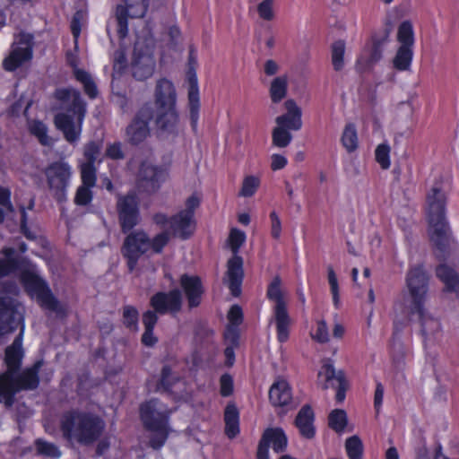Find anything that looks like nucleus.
I'll return each mask as SVG.
<instances>
[{
	"instance_id": "obj_1",
	"label": "nucleus",
	"mask_w": 459,
	"mask_h": 459,
	"mask_svg": "<svg viewBox=\"0 0 459 459\" xmlns=\"http://www.w3.org/2000/svg\"><path fill=\"white\" fill-rule=\"evenodd\" d=\"M427 204L430 239L436 247L437 257L444 261L450 253L454 239L445 217L446 195L439 183H435L428 193Z\"/></svg>"
},
{
	"instance_id": "obj_2",
	"label": "nucleus",
	"mask_w": 459,
	"mask_h": 459,
	"mask_svg": "<svg viewBox=\"0 0 459 459\" xmlns=\"http://www.w3.org/2000/svg\"><path fill=\"white\" fill-rule=\"evenodd\" d=\"M105 428L104 420L92 412L71 410L65 411L60 419L63 437L82 446H91L100 440Z\"/></svg>"
},
{
	"instance_id": "obj_3",
	"label": "nucleus",
	"mask_w": 459,
	"mask_h": 459,
	"mask_svg": "<svg viewBox=\"0 0 459 459\" xmlns=\"http://www.w3.org/2000/svg\"><path fill=\"white\" fill-rule=\"evenodd\" d=\"M56 98L63 102H69L66 110L69 113H58L54 117L56 127L64 134V138L71 144L76 143L81 136L82 126L86 115V102L81 92L75 89H59Z\"/></svg>"
},
{
	"instance_id": "obj_4",
	"label": "nucleus",
	"mask_w": 459,
	"mask_h": 459,
	"mask_svg": "<svg viewBox=\"0 0 459 459\" xmlns=\"http://www.w3.org/2000/svg\"><path fill=\"white\" fill-rule=\"evenodd\" d=\"M155 110V126L160 135L178 134L179 116L176 108L177 92L173 83L160 79L154 90V103L150 102Z\"/></svg>"
},
{
	"instance_id": "obj_5",
	"label": "nucleus",
	"mask_w": 459,
	"mask_h": 459,
	"mask_svg": "<svg viewBox=\"0 0 459 459\" xmlns=\"http://www.w3.org/2000/svg\"><path fill=\"white\" fill-rule=\"evenodd\" d=\"M173 409L158 398H151L140 404L139 414L144 429L153 433L150 446L160 449L168 439L170 428L169 419Z\"/></svg>"
},
{
	"instance_id": "obj_6",
	"label": "nucleus",
	"mask_w": 459,
	"mask_h": 459,
	"mask_svg": "<svg viewBox=\"0 0 459 459\" xmlns=\"http://www.w3.org/2000/svg\"><path fill=\"white\" fill-rule=\"evenodd\" d=\"M43 360H37L31 367L18 373H12L9 380L0 378V403L11 408L15 401V394L21 391H32L39 385V373Z\"/></svg>"
},
{
	"instance_id": "obj_7",
	"label": "nucleus",
	"mask_w": 459,
	"mask_h": 459,
	"mask_svg": "<svg viewBox=\"0 0 459 459\" xmlns=\"http://www.w3.org/2000/svg\"><path fill=\"white\" fill-rule=\"evenodd\" d=\"M266 296L275 303L273 307V320L276 324L277 338L280 342H284L289 338V328L291 320L281 290V280L279 276H275L269 284Z\"/></svg>"
},
{
	"instance_id": "obj_8",
	"label": "nucleus",
	"mask_w": 459,
	"mask_h": 459,
	"mask_svg": "<svg viewBox=\"0 0 459 459\" xmlns=\"http://www.w3.org/2000/svg\"><path fill=\"white\" fill-rule=\"evenodd\" d=\"M155 110L150 102L142 105L125 128V142L139 146L151 136L150 122L155 120Z\"/></svg>"
},
{
	"instance_id": "obj_9",
	"label": "nucleus",
	"mask_w": 459,
	"mask_h": 459,
	"mask_svg": "<svg viewBox=\"0 0 459 459\" xmlns=\"http://www.w3.org/2000/svg\"><path fill=\"white\" fill-rule=\"evenodd\" d=\"M246 239L243 231L233 229L229 237L230 249L237 254ZM227 284L234 297H238L241 293V284L244 277L243 259L241 256L235 255L228 261L227 269Z\"/></svg>"
},
{
	"instance_id": "obj_10",
	"label": "nucleus",
	"mask_w": 459,
	"mask_h": 459,
	"mask_svg": "<svg viewBox=\"0 0 459 459\" xmlns=\"http://www.w3.org/2000/svg\"><path fill=\"white\" fill-rule=\"evenodd\" d=\"M405 281L411 298L409 309L420 311L427 299L429 276L424 267L418 264L410 268Z\"/></svg>"
},
{
	"instance_id": "obj_11",
	"label": "nucleus",
	"mask_w": 459,
	"mask_h": 459,
	"mask_svg": "<svg viewBox=\"0 0 459 459\" xmlns=\"http://www.w3.org/2000/svg\"><path fill=\"white\" fill-rule=\"evenodd\" d=\"M44 174L53 197L58 203L65 202L72 176L71 166L64 160L54 161L45 169Z\"/></svg>"
},
{
	"instance_id": "obj_12",
	"label": "nucleus",
	"mask_w": 459,
	"mask_h": 459,
	"mask_svg": "<svg viewBox=\"0 0 459 459\" xmlns=\"http://www.w3.org/2000/svg\"><path fill=\"white\" fill-rule=\"evenodd\" d=\"M23 322L18 311L15 299L7 294L4 287L0 288V337L17 330Z\"/></svg>"
},
{
	"instance_id": "obj_13",
	"label": "nucleus",
	"mask_w": 459,
	"mask_h": 459,
	"mask_svg": "<svg viewBox=\"0 0 459 459\" xmlns=\"http://www.w3.org/2000/svg\"><path fill=\"white\" fill-rule=\"evenodd\" d=\"M149 236L143 230L129 233L121 247V254L126 259L128 271L132 273L140 257L149 251Z\"/></svg>"
},
{
	"instance_id": "obj_14",
	"label": "nucleus",
	"mask_w": 459,
	"mask_h": 459,
	"mask_svg": "<svg viewBox=\"0 0 459 459\" xmlns=\"http://www.w3.org/2000/svg\"><path fill=\"white\" fill-rule=\"evenodd\" d=\"M155 59L152 48L143 42L134 44L131 62L132 75L138 81H144L152 76L155 70Z\"/></svg>"
},
{
	"instance_id": "obj_15",
	"label": "nucleus",
	"mask_w": 459,
	"mask_h": 459,
	"mask_svg": "<svg viewBox=\"0 0 459 459\" xmlns=\"http://www.w3.org/2000/svg\"><path fill=\"white\" fill-rule=\"evenodd\" d=\"M33 36L21 32L13 43L10 54L4 59L3 67L5 71L13 72L23 63L32 58Z\"/></svg>"
},
{
	"instance_id": "obj_16",
	"label": "nucleus",
	"mask_w": 459,
	"mask_h": 459,
	"mask_svg": "<svg viewBox=\"0 0 459 459\" xmlns=\"http://www.w3.org/2000/svg\"><path fill=\"white\" fill-rule=\"evenodd\" d=\"M118 221L123 233L132 230L140 220L138 200L135 195L119 196L117 202Z\"/></svg>"
},
{
	"instance_id": "obj_17",
	"label": "nucleus",
	"mask_w": 459,
	"mask_h": 459,
	"mask_svg": "<svg viewBox=\"0 0 459 459\" xmlns=\"http://www.w3.org/2000/svg\"><path fill=\"white\" fill-rule=\"evenodd\" d=\"M19 334L15 337L13 343L5 348L4 351V364L6 369L0 374V378L3 380H9L12 373H18L22 365V359L24 357V350L22 348V338L24 333L23 322L19 326Z\"/></svg>"
},
{
	"instance_id": "obj_18",
	"label": "nucleus",
	"mask_w": 459,
	"mask_h": 459,
	"mask_svg": "<svg viewBox=\"0 0 459 459\" xmlns=\"http://www.w3.org/2000/svg\"><path fill=\"white\" fill-rule=\"evenodd\" d=\"M287 445L288 438L281 428H268L264 431L259 441L256 458L270 459V446L275 453L280 454L286 450Z\"/></svg>"
},
{
	"instance_id": "obj_19",
	"label": "nucleus",
	"mask_w": 459,
	"mask_h": 459,
	"mask_svg": "<svg viewBox=\"0 0 459 459\" xmlns=\"http://www.w3.org/2000/svg\"><path fill=\"white\" fill-rule=\"evenodd\" d=\"M151 307L160 315L177 314L182 307V293L178 289L169 292L159 291L150 299Z\"/></svg>"
},
{
	"instance_id": "obj_20",
	"label": "nucleus",
	"mask_w": 459,
	"mask_h": 459,
	"mask_svg": "<svg viewBox=\"0 0 459 459\" xmlns=\"http://www.w3.org/2000/svg\"><path fill=\"white\" fill-rule=\"evenodd\" d=\"M166 177L167 171L162 167L147 160L141 163L138 173L139 181L148 191L154 192L159 189L160 183L166 179Z\"/></svg>"
},
{
	"instance_id": "obj_21",
	"label": "nucleus",
	"mask_w": 459,
	"mask_h": 459,
	"mask_svg": "<svg viewBox=\"0 0 459 459\" xmlns=\"http://www.w3.org/2000/svg\"><path fill=\"white\" fill-rule=\"evenodd\" d=\"M325 375V384L323 388L327 389V383H331L333 388H336L335 399L337 403H342L345 399V394L348 389V382L346 380L345 373L343 370H335L333 364L326 362L323 365L322 370L318 376Z\"/></svg>"
},
{
	"instance_id": "obj_22",
	"label": "nucleus",
	"mask_w": 459,
	"mask_h": 459,
	"mask_svg": "<svg viewBox=\"0 0 459 459\" xmlns=\"http://www.w3.org/2000/svg\"><path fill=\"white\" fill-rule=\"evenodd\" d=\"M180 285L187 299L189 308L197 307L204 292L201 279L198 276H190L186 273L180 277Z\"/></svg>"
},
{
	"instance_id": "obj_23",
	"label": "nucleus",
	"mask_w": 459,
	"mask_h": 459,
	"mask_svg": "<svg viewBox=\"0 0 459 459\" xmlns=\"http://www.w3.org/2000/svg\"><path fill=\"white\" fill-rule=\"evenodd\" d=\"M195 222L194 218L179 212L169 218V231L172 237L182 240L188 239L194 233Z\"/></svg>"
},
{
	"instance_id": "obj_24",
	"label": "nucleus",
	"mask_w": 459,
	"mask_h": 459,
	"mask_svg": "<svg viewBox=\"0 0 459 459\" xmlns=\"http://www.w3.org/2000/svg\"><path fill=\"white\" fill-rule=\"evenodd\" d=\"M287 112L275 118L277 126L290 131H299L302 127V111L295 100H288L284 103Z\"/></svg>"
},
{
	"instance_id": "obj_25",
	"label": "nucleus",
	"mask_w": 459,
	"mask_h": 459,
	"mask_svg": "<svg viewBox=\"0 0 459 459\" xmlns=\"http://www.w3.org/2000/svg\"><path fill=\"white\" fill-rule=\"evenodd\" d=\"M269 401L274 407H287L291 403V387L286 380L279 378L271 385Z\"/></svg>"
},
{
	"instance_id": "obj_26",
	"label": "nucleus",
	"mask_w": 459,
	"mask_h": 459,
	"mask_svg": "<svg viewBox=\"0 0 459 459\" xmlns=\"http://www.w3.org/2000/svg\"><path fill=\"white\" fill-rule=\"evenodd\" d=\"M411 314H418L420 324V333L424 338V342H431L436 339L441 332V324L438 319L429 314L424 306L420 311H410Z\"/></svg>"
},
{
	"instance_id": "obj_27",
	"label": "nucleus",
	"mask_w": 459,
	"mask_h": 459,
	"mask_svg": "<svg viewBox=\"0 0 459 459\" xmlns=\"http://www.w3.org/2000/svg\"><path fill=\"white\" fill-rule=\"evenodd\" d=\"M315 413L309 404L301 407L295 419V426L298 428L299 434L307 439H311L316 435V428L314 426Z\"/></svg>"
},
{
	"instance_id": "obj_28",
	"label": "nucleus",
	"mask_w": 459,
	"mask_h": 459,
	"mask_svg": "<svg viewBox=\"0 0 459 459\" xmlns=\"http://www.w3.org/2000/svg\"><path fill=\"white\" fill-rule=\"evenodd\" d=\"M188 107L191 126L195 129L199 117V89L197 76L195 71L188 73Z\"/></svg>"
},
{
	"instance_id": "obj_29",
	"label": "nucleus",
	"mask_w": 459,
	"mask_h": 459,
	"mask_svg": "<svg viewBox=\"0 0 459 459\" xmlns=\"http://www.w3.org/2000/svg\"><path fill=\"white\" fill-rule=\"evenodd\" d=\"M436 276L444 284V291L454 293L459 299V273L446 264H440L436 268Z\"/></svg>"
},
{
	"instance_id": "obj_30",
	"label": "nucleus",
	"mask_w": 459,
	"mask_h": 459,
	"mask_svg": "<svg viewBox=\"0 0 459 459\" xmlns=\"http://www.w3.org/2000/svg\"><path fill=\"white\" fill-rule=\"evenodd\" d=\"M179 381L178 374L173 372L169 365H164L160 370L158 381L156 382L154 392L160 394H172L173 386Z\"/></svg>"
},
{
	"instance_id": "obj_31",
	"label": "nucleus",
	"mask_w": 459,
	"mask_h": 459,
	"mask_svg": "<svg viewBox=\"0 0 459 459\" xmlns=\"http://www.w3.org/2000/svg\"><path fill=\"white\" fill-rule=\"evenodd\" d=\"M225 435L232 439L239 434V411L236 404L230 403L224 410Z\"/></svg>"
},
{
	"instance_id": "obj_32",
	"label": "nucleus",
	"mask_w": 459,
	"mask_h": 459,
	"mask_svg": "<svg viewBox=\"0 0 459 459\" xmlns=\"http://www.w3.org/2000/svg\"><path fill=\"white\" fill-rule=\"evenodd\" d=\"M35 289L41 307L52 312H57L59 302L45 282L37 280L35 281Z\"/></svg>"
},
{
	"instance_id": "obj_33",
	"label": "nucleus",
	"mask_w": 459,
	"mask_h": 459,
	"mask_svg": "<svg viewBox=\"0 0 459 459\" xmlns=\"http://www.w3.org/2000/svg\"><path fill=\"white\" fill-rule=\"evenodd\" d=\"M391 27L386 26L383 31L373 37V46L368 58V63L374 65L382 58L385 45L389 41Z\"/></svg>"
},
{
	"instance_id": "obj_34",
	"label": "nucleus",
	"mask_w": 459,
	"mask_h": 459,
	"mask_svg": "<svg viewBox=\"0 0 459 459\" xmlns=\"http://www.w3.org/2000/svg\"><path fill=\"white\" fill-rule=\"evenodd\" d=\"M288 80L286 76H279L273 80L270 86V98L273 103H279L287 95Z\"/></svg>"
},
{
	"instance_id": "obj_35",
	"label": "nucleus",
	"mask_w": 459,
	"mask_h": 459,
	"mask_svg": "<svg viewBox=\"0 0 459 459\" xmlns=\"http://www.w3.org/2000/svg\"><path fill=\"white\" fill-rule=\"evenodd\" d=\"M36 453L39 455L47 456L49 458H59L62 455L59 447L51 442L46 441L42 438H37L34 441Z\"/></svg>"
},
{
	"instance_id": "obj_36",
	"label": "nucleus",
	"mask_w": 459,
	"mask_h": 459,
	"mask_svg": "<svg viewBox=\"0 0 459 459\" xmlns=\"http://www.w3.org/2000/svg\"><path fill=\"white\" fill-rule=\"evenodd\" d=\"M412 56V48L400 46L393 61L394 66L400 71L409 70Z\"/></svg>"
},
{
	"instance_id": "obj_37",
	"label": "nucleus",
	"mask_w": 459,
	"mask_h": 459,
	"mask_svg": "<svg viewBox=\"0 0 459 459\" xmlns=\"http://www.w3.org/2000/svg\"><path fill=\"white\" fill-rule=\"evenodd\" d=\"M74 76L77 81L83 84L85 93L91 98L95 99L98 95L97 86L91 74L84 70L75 69Z\"/></svg>"
},
{
	"instance_id": "obj_38",
	"label": "nucleus",
	"mask_w": 459,
	"mask_h": 459,
	"mask_svg": "<svg viewBox=\"0 0 459 459\" xmlns=\"http://www.w3.org/2000/svg\"><path fill=\"white\" fill-rule=\"evenodd\" d=\"M348 419L344 410L334 409L328 416V426L337 433H341L347 426Z\"/></svg>"
},
{
	"instance_id": "obj_39",
	"label": "nucleus",
	"mask_w": 459,
	"mask_h": 459,
	"mask_svg": "<svg viewBox=\"0 0 459 459\" xmlns=\"http://www.w3.org/2000/svg\"><path fill=\"white\" fill-rule=\"evenodd\" d=\"M130 10L122 4H118L116 9V19L117 22V34L119 39H125L128 34V17Z\"/></svg>"
},
{
	"instance_id": "obj_40",
	"label": "nucleus",
	"mask_w": 459,
	"mask_h": 459,
	"mask_svg": "<svg viewBox=\"0 0 459 459\" xmlns=\"http://www.w3.org/2000/svg\"><path fill=\"white\" fill-rule=\"evenodd\" d=\"M397 40L400 42L401 46L412 48L414 44V32L411 22L404 21L399 25L397 31Z\"/></svg>"
},
{
	"instance_id": "obj_41",
	"label": "nucleus",
	"mask_w": 459,
	"mask_h": 459,
	"mask_svg": "<svg viewBox=\"0 0 459 459\" xmlns=\"http://www.w3.org/2000/svg\"><path fill=\"white\" fill-rule=\"evenodd\" d=\"M342 143L348 152H354L358 147V136L356 126L347 124L342 135Z\"/></svg>"
},
{
	"instance_id": "obj_42",
	"label": "nucleus",
	"mask_w": 459,
	"mask_h": 459,
	"mask_svg": "<svg viewBox=\"0 0 459 459\" xmlns=\"http://www.w3.org/2000/svg\"><path fill=\"white\" fill-rule=\"evenodd\" d=\"M345 43L343 40H337L331 47V58L333 69L341 71L344 66Z\"/></svg>"
},
{
	"instance_id": "obj_43",
	"label": "nucleus",
	"mask_w": 459,
	"mask_h": 459,
	"mask_svg": "<svg viewBox=\"0 0 459 459\" xmlns=\"http://www.w3.org/2000/svg\"><path fill=\"white\" fill-rule=\"evenodd\" d=\"M345 449L349 459H362L363 444L358 436L354 435L346 439Z\"/></svg>"
},
{
	"instance_id": "obj_44",
	"label": "nucleus",
	"mask_w": 459,
	"mask_h": 459,
	"mask_svg": "<svg viewBox=\"0 0 459 459\" xmlns=\"http://www.w3.org/2000/svg\"><path fill=\"white\" fill-rule=\"evenodd\" d=\"M292 141V134L290 130L280 126H275L272 132L273 144L278 148L287 147Z\"/></svg>"
},
{
	"instance_id": "obj_45",
	"label": "nucleus",
	"mask_w": 459,
	"mask_h": 459,
	"mask_svg": "<svg viewBox=\"0 0 459 459\" xmlns=\"http://www.w3.org/2000/svg\"><path fill=\"white\" fill-rule=\"evenodd\" d=\"M30 131L31 134L36 136L40 143V144L44 146H50L53 143L52 139L48 135V127L47 126L39 120H35L30 126Z\"/></svg>"
},
{
	"instance_id": "obj_46",
	"label": "nucleus",
	"mask_w": 459,
	"mask_h": 459,
	"mask_svg": "<svg viewBox=\"0 0 459 459\" xmlns=\"http://www.w3.org/2000/svg\"><path fill=\"white\" fill-rule=\"evenodd\" d=\"M171 236L172 235L169 233V231L165 230L157 234L152 238H149V250H152L154 254H160L163 248L169 242Z\"/></svg>"
},
{
	"instance_id": "obj_47",
	"label": "nucleus",
	"mask_w": 459,
	"mask_h": 459,
	"mask_svg": "<svg viewBox=\"0 0 459 459\" xmlns=\"http://www.w3.org/2000/svg\"><path fill=\"white\" fill-rule=\"evenodd\" d=\"M126 8L130 10L131 18L143 17L149 6V0H124Z\"/></svg>"
},
{
	"instance_id": "obj_48",
	"label": "nucleus",
	"mask_w": 459,
	"mask_h": 459,
	"mask_svg": "<svg viewBox=\"0 0 459 459\" xmlns=\"http://www.w3.org/2000/svg\"><path fill=\"white\" fill-rule=\"evenodd\" d=\"M102 149L101 142L91 141L86 143L83 147V156L85 161L83 163L95 164Z\"/></svg>"
},
{
	"instance_id": "obj_49",
	"label": "nucleus",
	"mask_w": 459,
	"mask_h": 459,
	"mask_svg": "<svg viewBox=\"0 0 459 459\" xmlns=\"http://www.w3.org/2000/svg\"><path fill=\"white\" fill-rule=\"evenodd\" d=\"M123 322L124 325L131 329L137 330V323H138V311L135 307L132 306H126L123 309Z\"/></svg>"
},
{
	"instance_id": "obj_50",
	"label": "nucleus",
	"mask_w": 459,
	"mask_h": 459,
	"mask_svg": "<svg viewBox=\"0 0 459 459\" xmlns=\"http://www.w3.org/2000/svg\"><path fill=\"white\" fill-rule=\"evenodd\" d=\"M81 175L83 186H93L96 183V168L90 163H82Z\"/></svg>"
},
{
	"instance_id": "obj_51",
	"label": "nucleus",
	"mask_w": 459,
	"mask_h": 459,
	"mask_svg": "<svg viewBox=\"0 0 459 459\" xmlns=\"http://www.w3.org/2000/svg\"><path fill=\"white\" fill-rule=\"evenodd\" d=\"M260 180L255 176H247L245 178L239 195L244 197L252 196L257 190Z\"/></svg>"
},
{
	"instance_id": "obj_52",
	"label": "nucleus",
	"mask_w": 459,
	"mask_h": 459,
	"mask_svg": "<svg viewBox=\"0 0 459 459\" xmlns=\"http://www.w3.org/2000/svg\"><path fill=\"white\" fill-rule=\"evenodd\" d=\"M405 351L403 344L394 341L392 344L393 364L397 370H402L404 367Z\"/></svg>"
},
{
	"instance_id": "obj_53",
	"label": "nucleus",
	"mask_w": 459,
	"mask_h": 459,
	"mask_svg": "<svg viewBox=\"0 0 459 459\" xmlns=\"http://www.w3.org/2000/svg\"><path fill=\"white\" fill-rule=\"evenodd\" d=\"M327 273H328V282L331 289V293L333 295V301L336 307H339L340 303V296H339V285H338V280L336 277V274L333 271V268L329 265L327 267Z\"/></svg>"
},
{
	"instance_id": "obj_54",
	"label": "nucleus",
	"mask_w": 459,
	"mask_h": 459,
	"mask_svg": "<svg viewBox=\"0 0 459 459\" xmlns=\"http://www.w3.org/2000/svg\"><path fill=\"white\" fill-rule=\"evenodd\" d=\"M389 153L390 147L387 144H379L376 149V160L383 169H387L390 167Z\"/></svg>"
},
{
	"instance_id": "obj_55",
	"label": "nucleus",
	"mask_w": 459,
	"mask_h": 459,
	"mask_svg": "<svg viewBox=\"0 0 459 459\" xmlns=\"http://www.w3.org/2000/svg\"><path fill=\"white\" fill-rule=\"evenodd\" d=\"M91 186L82 185L77 188L74 197V203L77 205L84 206L91 203L92 199V192L91 191Z\"/></svg>"
},
{
	"instance_id": "obj_56",
	"label": "nucleus",
	"mask_w": 459,
	"mask_h": 459,
	"mask_svg": "<svg viewBox=\"0 0 459 459\" xmlns=\"http://www.w3.org/2000/svg\"><path fill=\"white\" fill-rule=\"evenodd\" d=\"M259 17L264 21H272L274 18L273 0H263L257 5Z\"/></svg>"
},
{
	"instance_id": "obj_57",
	"label": "nucleus",
	"mask_w": 459,
	"mask_h": 459,
	"mask_svg": "<svg viewBox=\"0 0 459 459\" xmlns=\"http://www.w3.org/2000/svg\"><path fill=\"white\" fill-rule=\"evenodd\" d=\"M19 269V261L16 258H0V278L7 276Z\"/></svg>"
},
{
	"instance_id": "obj_58",
	"label": "nucleus",
	"mask_w": 459,
	"mask_h": 459,
	"mask_svg": "<svg viewBox=\"0 0 459 459\" xmlns=\"http://www.w3.org/2000/svg\"><path fill=\"white\" fill-rule=\"evenodd\" d=\"M312 337L320 343H325L329 341L328 327L325 320H319L317 322L316 333Z\"/></svg>"
},
{
	"instance_id": "obj_59",
	"label": "nucleus",
	"mask_w": 459,
	"mask_h": 459,
	"mask_svg": "<svg viewBox=\"0 0 459 459\" xmlns=\"http://www.w3.org/2000/svg\"><path fill=\"white\" fill-rule=\"evenodd\" d=\"M220 393L223 397L230 396L233 393V378L230 374H223L220 378Z\"/></svg>"
},
{
	"instance_id": "obj_60",
	"label": "nucleus",
	"mask_w": 459,
	"mask_h": 459,
	"mask_svg": "<svg viewBox=\"0 0 459 459\" xmlns=\"http://www.w3.org/2000/svg\"><path fill=\"white\" fill-rule=\"evenodd\" d=\"M185 205H186L185 209L180 212L194 218L195 211L200 205V198L195 195H192L191 196H189L186 199Z\"/></svg>"
},
{
	"instance_id": "obj_61",
	"label": "nucleus",
	"mask_w": 459,
	"mask_h": 459,
	"mask_svg": "<svg viewBox=\"0 0 459 459\" xmlns=\"http://www.w3.org/2000/svg\"><path fill=\"white\" fill-rule=\"evenodd\" d=\"M106 155L112 160H123L125 158V154L122 151V143L120 142H116L109 144L106 150Z\"/></svg>"
},
{
	"instance_id": "obj_62",
	"label": "nucleus",
	"mask_w": 459,
	"mask_h": 459,
	"mask_svg": "<svg viewBox=\"0 0 459 459\" xmlns=\"http://www.w3.org/2000/svg\"><path fill=\"white\" fill-rule=\"evenodd\" d=\"M228 318L232 326H238L243 320V312L238 305H233L228 314Z\"/></svg>"
},
{
	"instance_id": "obj_63",
	"label": "nucleus",
	"mask_w": 459,
	"mask_h": 459,
	"mask_svg": "<svg viewBox=\"0 0 459 459\" xmlns=\"http://www.w3.org/2000/svg\"><path fill=\"white\" fill-rule=\"evenodd\" d=\"M155 310H147L143 315V324L144 329L153 330L158 321V316Z\"/></svg>"
},
{
	"instance_id": "obj_64",
	"label": "nucleus",
	"mask_w": 459,
	"mask_h": 459,
	"mask_svg": "<svg viewBox=\"0 0 459 459\" xmlns=\"http://www.w3.org/2000/svg\"><path fill=\"white\" fill-rule=\"evenodd\" d=\"M126 65V56L123 50H117L114 53L113 69L117 73H121Z\"/></svg>"
}]
</instances>
